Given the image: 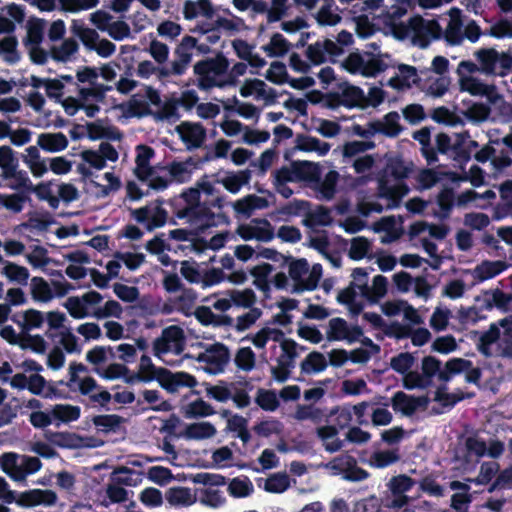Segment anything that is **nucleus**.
<instances>
[{
  "instance_id": "obj_1",
  "label": "nucleus",
  "mask_w": 512,
  "mask_h": 512,
  "mask_svg": "<svg viewBox=\"0 0 512 512\" xmlns=\"http://www.w3.org/2000/svg\"><path fill=\"white\" fill-rule=\"evenodd\" d=\"M228 69L229 61L222 53L196 62L193 66V72L198 77L196 86L203 91L214 87L236 86L238 77L232 71L228 72Z\"/></svg>"
},
{
  "instance_id": "obj_2",
  "label": "nucleus",
  "mask_w": 512,
  "mask_h": 512,
  "mask_svg": "<svg viewBox=\"0 0 512 512\" xmlns=\"http://www.w3.org/2000/svg\"><path fill=\"white\" fill-rule=\"evenodd\" d=\"M480 73L486 76L506 77L512 68V50L498 52L495 48H480L475 51Z\"/></svg>"
},
{
  "instance_id": "obj_3",
  "label": "nucleus",
  "mask_w": 512,
  "mask_h": 512,
  "mask_svg": "<svg viewBox=\"0 0 512 512\" xmlns=\"http://www.w3.org/2000/svg\"><path fill=\"white\" fill-rule=\"evenodd\" d=\"M175 216L180 219H188L191 225L196 226V231L204 233L207 229L217 227L219 224L228 223V218L224 213H215L206 203H199L193 207H184L175 212Z\"/></svg>"
},
{
  "instance_id": "obj_4",
  "label": "nucleus",
  "mask_w": 512,
  "mask_h": 512,
  "mask_svg": "<svg viewBox=\"0 0 512 512\" xmlns=\"http://www.w3.org/2000/svg\"><path fill=\"white\" fill-rule=\"evenodd\" d=\"M374 327L382 329L388 337L396 340L408 339L410 337L414 346L421 347L426 344L431 337V333L426 328L414 329L413 325H419L423 322H370Z\"/></svg>"
},
{
  "instance_id": "obj_5",
  "label": "nucleus",
  "mask_w": 512,
  "mask_h": 512,
  "mask_svg": "<svg viewBox=\"0 0 512 512\" xmlns=\"http://www.w3.org/2000/svg\"><path fill=\"white\" fill-rule=\"evenodd\" d=\"M412 41L421 49L427 48L433 39H440L443 34L441 25L436 20H425L420 15L411 17L407 23Z\"/></svg>"
},
{
  "instance_id": "obj_6",
  "label": "nucleus",
  "mask_w": 512,
  "mask_h": 512,
  "mask_svg": "<svg viewBox=\"0 0 512 512\" xmlns=\"http://www.w3.org/2000/svg\"><path fill=\"white\" fill-rule=\"evenodd\" d=\"M103 300L101 293L97 291H89L79 296H71L67 299L64 306L68 310L70 316L74 319H83L93 317L95 305Z\"/></svg>"
},
{
  "instance_id": "obj_7",
  "label": "nucleus",
  "mask_w": 512,
  "mask_h": 512,
  "mask_svg": "<svg viewBox=\"0 0 512 512\" xmlns=\"http://www.w3.org/2000/svg\"><path fill=\"white\" fill-rule=\"evenodd\" d=\"M84 372H87V366L80 362H72L69 366V379L67 381H54V383L59 388L60 386L68 387L69 392L78 391L80 394H89L98 386V382L91 376L80 378L79 373Z\"/></svg>"
},
{
  "instance_id": "obj_8",
  "label": "nucleus",
  "mask_w": 512,
  "mask_h": 512,
  "mask_svg": "<svg viewBox=\"0 0 512 512\" xmlns=\"http://www.w3.org/2000/svg\"><path fill=\"white\" fill-rule=\"evenodd\" d=\"M157 203L153 210L148 205L130 209V217L139 224H146V230L149 232L163 227L167 221L168 213L161 206V200H158Z\"/></svg>"
},
{
  "instance_id": "obj_9",
  "label": "nucleus",
  "mask_w": 512,
  "mask_h": 512,
  "mask_svg": "<svg viewBox=\"0 0 512 512\" xmlns=\"http://www.w3.org/2000/svg\"><path fill=\"white\" fill-rule=\"evenodd\" d=\"M229 359L230 353L228 348L220 343L211 345L197 357L199 362L206 364L205 371L213 375L222 373Z\"/></svg>"
},
{
  "instance_id": "obj_10",
  "label": "nucleus",
  "mask_w": 512,
  "mask_h": 512,
  "mask_svg": "<svg viewBox=\"0 0 512 512\" xmlns=\"http://www.w3.org/2000/svg\"><path fill=\"white\" fill-rule=\"evenodd\" d=\"M197 40L191 35H185L174 50L175 59L168 68L169 76H182L187 72L192 59V50L196 47Z\"/></svg>"
},
{
  "instance_id": "obj_11",
  "label": "nucleus",
  "mask_w": 512,
  "mask_h": 512,
  "mask_svg": "<svg viewBox=\"0 0 512 512\" xmlns=\"http://www.w3.org/2000/svg\"><path fill=\"white\" fill-rule=\"evenodd\" d=\"M213 160L211 152H207L201 158H192L189 156L184 162L173 161L167 166L171 179L178 183L188 182L195 169L201 168L205 163Z\"/></svg>"
},
{
  "instance_id": "obj_12",
  "label": "nucleus",
  "mask_w": 512,
  "mask_h": 512,
  "mask_svg": "<svg viewBox=\"0 0 512 512\" xmlns=\"http://www.w3.org/2000/svg\"><path fill=\"white\" fill-rule=\"evenodd\" d=\"M20 325V348L23 350H31L33 352L43 354L47 345L41 334H31L30 331L35 328L43 327L45 322H16Z\"/></svg>"
},
{
  "instance_id": "obj_13",
  "label": "nucleus",
  "mask_w": 512,
  "mask_h": 512,
  "mask_svg": "<svg viewBox=\"0 0 512 512\" xmlns=\"http://www.w3.org/2000/svg\"><path fill=\"white\" fill-rule=\"evenodd\" d=\"M161 388L168 393H176L181 388H193L197 385V380L194 376L187 372H172L167 368H163L160 375Z\"/></svg>"
},
{
  "instance_id": "obj_14",
  "label": "nucleus",
  "mask_w": 512,
  "mask_h": 512,
  "mask_svg": "<svg viewBox=\"0 0 512 512\" xmlns=\"http://www.w3.org/2000/svg\"><path fill=\"white\" fill-rule=\"evenodd\" d=\"M428 403L426 396H410L404 391H396L391 397L392 409L405 416H412L418 408H426Z\"/></svg>"
},
{
  "instance_id": "obj_15",
  "label": "nucleus",
  "mask_w": 512,
  "mask_h": 512,
  "mask_svg": "<svg viewBox=\"0 0 512 512\" xmlns=\"http://www.w3.org/2000/svg\"><path fill=\"white\" fill-rule=\"evenodd\" d=\"M176 131L188 150L201 147L207 137L206 129L200 122L184 121L177 126Z\"/></svg>"
},
{
  "instance_id": "obj_16",
  "label": "nucleus",
  "mask_w": 512,
  "mask_h": 512,
  "mask_svg": "<svg viewBox=\"0 0 512 512\" xmlns=\"http://www.w3.org/2000/svg\"><path fill=\"white\" fill-rule=\"evenodd\" d=\"M363 328L359 325H348V322H330L327 331L329 341H347L354 343L360 340Z\"/></svg>"
},
{
  "instance_id": "obj_17",
  "label": "nucleus",
  "mask_w": 512,
  "mask_h": 512,
  "mask_svg": "<svg viewBox=\"0 0 512 512\" xmlns=\"http://www.w3.org/2000/svg\"><path fill=\"white\" fill-rule=\"evenodd\" d=\"M57 501V495L52 490L32 489L18 494L16 504L22 507L39 505L52 506Z\"/></svg>"
},
{
  "instance_id": "obj_18",
  "label": "nucleus",
  "mask_w": 512,
  "mask_h": 512,
  "mask_svg": "<svg viewBox=\"0 0 512 512\" xmlns=\"http://www.w3.org/2000/svg\"><path fill=\"white\" fill-rule=\"evenodd\" d=\"M409 192L410 189L406 182H396L391 186L385 176L378 179V196L389 200L392 203L391 207L397 206Z\"/></svg>"
},
{
  "instance_id": "obj_19",
  "label": "nucleus",
  "mask_w": 512,
  "mask_h": 512,
  "mask_svg": "<svg viewBox=\"0 0 512 512\" xmlns=\"http://www.w3.org/2000/svg\"><path fill=\"white\" fill-rule=\"evenodd\" d=\"M381 311L387 317H395L403 314L402 320H421V316L415 307L402 299L385 301L381 304Z\"/></svg>"
},
{
  "instance_id": "obj_20",
  "label": "nucleus",
  "mask_w": 512,
  "mask_h": 512,
  "mask_svg": "<svg viewBox=\"0 0 512 512\" xmlns=\"http://www.w3.org/2000/svg\"><path fill=\"white\" fill-rule=\"evenodd\" d=\"M240 93L248 97L256 93L257 99H265L267 104H274L277 101V91L274 88H268L264 81L260 79H248L240 88Z\"/></svg>"
},
{
  "instance_id": "obj_21",
  "label": "nucleus",
  "mask_w": 512,
  "mask_h": 512,
  "mask_svg": "<svg viewBox=\"0 0 512 512\" xmlns=\"http://www.w3.org/2000/svg\"><path fill=\"white\" fill-rule=\"evenodd\" d=\"M1 176L4 179H14L13 182L8 184V187L16 192L28 194L33 184L26 171L18 170V159Z\"/></svg>"
},
{
  "instance_id": "obj_22",
  "label": "nucleus",
  "mask_w": 512,
  "mask_h": 512,
  "mask_svg": "<svg viewBox=\"0 0 512 512\" xmlns=\"http://www.w3.org/2000/svg\"><path fill=\"white\" fill-rule=\"evenodd\" d=\"M342 106L347 109L363 107L365 103V95L361 87L352 85L348 82L338 84Z\"/></svg>"
},
{
  "instance_id": "obj_23",
  "label": "nucleus",
  "mask_w": 512,
  "mask_h": 512,
  "mask_svg": "<svg viewBox=\"0 0 512 512\" xmlns=\"http://www.w3.org/2000/svg\"><path fill=\"white\" fill-rule=\"evenodd\" d=\"M462 89L468 91L472 95L486 96L491 104H495L500 97L495 85L483 83L474 77L467 78L462 83Z\"/></svg>"
},
{
  "instance_id": "obj_24",
  "label": "nucleus",
  "mask_w": 512,
  "mask_h": 512,
  "mask_svg": "<svg viewBox=\"0 0 512 512\" xmlns=\"http://www.w3.org/2000/svg\"><path fill=\"white\" fill-rule=\"evenodd\" d=\"M449 17L450 19L444 33L445 39L449 45L457 46L463 41L461 11L458 8H450Z\"/></svg>"
},
{
  "instance_id": "obj_25",
  "label": "nucleus",
  "mask_w": 512,
  "mask_h": 512,
  "mask_svg": "<svg viewBox=\"0 0 512 512\" xmlns=\"http://www.w3.org/2000/svg\"><path fill=\"white\" fill-rule=\"evenodd\" d=\"M360 294L367 299L371 304L378 303L388 291V279L382 274H378L373 278L372 286L360 285L358 286Z\"/></svg>"
},
{
  "instance_id": "obj_26",
  "label": "nucleus",
  "mask_w": 512,
  "mask_h": 512,
  "mask_svg": "<svg viewBox=\"0 0 512 512\" xmlns=\"http://www.w3.org/2000/svg\"><path fill=\"white\" fill-rule=\"evenodd\" d=\"M501 201L495 207V219L512 217V179H507L499 186Z\"/></svg>"
},
{
  "instance_id": "obj_27",
  "label": "nucleus",
  "mask_w": 512,
  "mask_h": 512,
  "mask_svg": "<svg viewBox=\"0 0 512 512\" xmlns=\"http://www.w3.org/2000/svg\"><path fill=\"white\" fill-rule=\"evenodd\" d=\"M297 182H318L321 177L320 166L309 161H292Z\"/></svg>"
},
{
  "instance_id": "obj_28",
  "label": "nucleus",
  "mask_w": 512,
  "mask_h": 512,
  "mask_svg": "<svg viewBox=\"0 0 512 512\" xmlns=\"http://www.w3.org/2000/svg\"><path fill=\"white\" fill-rule=\"evenodd\" d=\"M358 286L355 282H351L337 295V301L347 306L352 317H358L363 312V304L357 301Z\"/></svg>"
},
{
  "instance_id": "obj_29",
  "label": "nucleus",
  "mask_w": 512,
  "mask_h": 512,
  "mask_svg": "<svg viewBox=\"0 0 512 512\" xmlns=\"http://www.w3.org/2000/svg\"><path fill=\"white\" fill-rule=\"evenodd\" d=\"M500 325L492 323L488 330L482 331L478 337L476 347L482 355L490 357L493 355L491 346L497 343L501 337Z\"/></svg>"
},
{
  "instance_id": "obj_30",
  "label": "nucleus",
  "mask_w": 512,
  "mask_h": 512,
  "mask_svg": "<svg viewBox=\"0 0 512 512\" xmlns=\"http://www.w3.org/2000/svg\"><path fill=\"white\" fill-rule=\"evenodd\" d=\"M217 430L209 421L193 422L186 426L183 436L188 440H203L214 437Z\"/></svg>"
},
{
  "instance_id": "obj_31",
  "label": "nucleus",
  "mask_w": 512,
  "mask_h": 512,
  "mask_svg": "<svg viewBox=\"0 0 512 512\" xmlns=\"http://www.w3.org/2000/svg\"><path fill=\"white\" fill-rule=\"evenodd\" d=\"M38 146L46 152H59L69 145L68 138L61 132L42 133L37 140Z\"/></svg>"
},
{
  "instance_id": "obj_32",
  "label": "nucleus",
  "mask_w": 512,
  "mask_h": 512,
  "mask_svg": "<svg viewBox=\"0 0 512 512\" xmlns=\"http://www.w3.org/2000/svg\"><path fill=\"white\" fill-rule=\"evenodd\" d=\"M507 267L508 265L505 261L484 260L480 264L476 265V268L474 269V277L479 282H484L502 273Z\"/></svg>"
},
{
  "instance_id": "obj_33",
  "label": "nucleus",
  "mask_w": 512,
  "mask_h": 512,
  "mask_svg": "<svg viewBox=\"0 0 512 512\" xmlns=\"http://www.w3.org/2000/svg\"><path fill=\"white\" fill-rule=\"evenodd\" d=\"M386 171L397 182H404L414 171V164L404 161L402 156H394L388 161Z\"/></svg>"
},
{
  "instance_id": "obj_34",
  "label": "nucleus",
  "mask_w": 512,
  "mask_h": 512,
  "mask_svg": "<svg viewBox=\"0 0 512 512\" xmlns=\"http://www.w3.org/2000/svg\"><path fill=\"white\" fill-rule=\"evenodd\" d=\"M304 226L312 228L314 226H331L333 224V216L331 210L324 206L318 205L314 211H306L305 219L302 221Z\"/></svg>"
},
{
  "instance_id": "obj_35",
  "label": "nucleus",
  "mask_w": 512,
  "mask_h": 512,
  "mask_svg": "<svg viewBox=\"0 0 512 512\" xmlns=\"http://www.w3.org/2000/svg\"><path fill=\"white\" fill-rule=\"evenodd\" d=\"M165 499L172 506H189L197 500L186 486H172L166 491Z\"/></svg>"
},
{
  "instance_id": "obj_36",
  "label": "nucleus",
  "mask_w": 512,
  "mask_h": 512,
  "mask_svg": "<svg viewBox=\"0 0 512 512\" xmlns=\"http://www.w3.org/2000/svg\"><path fill=\"white\" fill-rule=\"evenodd\" d=\"M328 367V361L324 354L312 351L301 362V373L310 375L323 372Z\"/></svg>"
},
{
  "instance_id": "obj_37",
  "label": "nucleus",
  "mask_w": 512,
  "mask_h": 512,
  "mask_svg": "<svg viewBox=\"0 0 512 512\" xmlns=\"http://www.w3.org/2000/svg\"><path fill=\"white\" fill-rule=\"evenodd\" d=\"M296 148L305 152L316 151L319 155H326L330 151L331 145L318 138L299 134L296 138Z\"/></svg>"
},
{
  "instance_id": "obj_38",
  "label": "nucleus",
  "mask_w": 512,
  "mask_h": 512,
  "mask_svg": "<svg viewBox=\"0 0 512 512\" xmlns=\"http://www.w3.org/2000/svg\"><path fill=\"white\" fill-rule=\"evenodd\" d=\"M250 177L251 173L246 169L238 171L237 173L230 172L226 177L218 180V182L221 183L228 192L237 194L242 189V186L249 182Z\"/></svg>"
},
{
  "instance_id": "obj_39",
  "label": "nucleus",
  "mask_w": 512,
  "mask_h": 512,
  "mask_svg": "<svg viewBox=\"0 0 512 512\" xmlns=\"http://www.w3.org/2000/svg\"><path fill=\"white\" fill-rule=\"evenodd\" d=\"M400 115L396 111H390L384 115L382 120H379V128L381 135L388 138H395L403 131V126L399 122Z\"/></svg>"
},
{
  "instance_id": "obj_40",
  "label": "nucleus",
  "mask_w": 512,
  "mask_h": 512,
  "mask_svg": "<svg viewBox=\"0 0 512 512\" xmlns=\"http://www.w3.org/2000/svg\"><path fill=\"white\" fill-rule=\"evenodd\" d=\"M136 74L142 79H149L152 75H156L160 81L170 77L167 66L155 65L150 60H143L139 62Z\"/></svg>"
},
{
  "instance_id": "obj_41",
  "label": "nucleus",
  "mask_w": 512,
  "mask_h": 512,
  "mask_svg": "<svg viewBox=\"0 0 512 512\" xmlns=\"http://www.w3.org/2000/svg\"><path fill=\"white\" fill-rule=\"evenodd\" d=\"M31 296L35 301L48 302L54 298L51 286L42 278L34 276L30 283Z\"/></svg>"
},
{
  "instance_id": "obj_42",
  "label": "nucleus",
  "mask_w": 512,
  "mask_h": 512,
  "mask_svg": "<svg viewBox=\"0 0 512 512\" xmlns=\"http://www.w3.org/2000/svg\"><path fill=\"white\" fill-rule=\"evenodd\" d=\"M473 362L469 359L454 357L447 360L443 372L440 373V380L448 382L453 375L469 370Z\"/></svg>"
},
{
  "instance_id": "obj_43",
  "label": "nucleus",
  "mask_w": 512,
  "mask_h": 512,
  "mask_svg": "<svg viewBox=\"0 0 512 512\" xmlns=\"http://www.w3.org/2000/svg\"><path fill=\"white\" fill-rule=\"evenodd\" d=\"M78 43L75 38H66L60 46L50 49V56L57 62H67L78 51Z\"/></svg>"
},
{
  "instance_id": "obj_44",
  "label": "nucleus",
  "mask_w": 512,
  "mask_h": 512,
  "mask_svg": "<svg viewBox=\"0 0 512 512\" xmlns=\"http://www.w3.org/2000/svg\"><path fill=\"white\" fill-rule=\"evenodd\" d=\"M112 86L99 83L98 81L92 84L90 87H80L78 89L79 99L83 102H87L90 99H94L96 103H103L105 94L110 91Z\"/></svg>"
},
{
  "instance_id": "obj_45",
  "label": "nucleus",
  "mask_w": 512,
  "mask_h": 512,
  "mask_svg": "<svg viewBox=\"0 0 512 512\" xmlns=\"http://www.w3.org/2000/svg\"><path fill=\"white\" fill-rule=\"evenodd\" d=\"M337 426L333 423L326 424L325 426H319L316 430L318 438L325 442V449L329 452H336L343 446V442L340 439H334L332 442L327 440L335 438L338 434Z\"/></svg>"
},
{
  "instance_id": "obj_46",
  "label": "nucleus",
  "mask_w": 512,
  "mask_h": 512,
  "mask_svg": "<svg viewBox=\"0 0 512 512\" xmlns=\"http://www.w3.org/2000/svg\"><path fill=\"white\" fill-rule=\"evenodd\" d=\"M328 417L330 419L329 423H332L334 427H337L338 431L344 429V427H347L350 424L353 418L351 406H335L329 410Z\"/></svg>"
},
{
  "instance_id": "obj_47",
  "label": "nucleus",
  "mask_w": 512,
  "mask_h": 512,
  "mask_svg": "<svg viewBox=\"0 0 512 512\" xmlns=\"http://www.w3.org/2000/svg\"><path fill=\"white\" fill-rule=\"evenodd\" d=\"M80 407L69 404H56L51 409V416L53 420L59 422H72L80 417Z\"/></svg>"
},
{
  "instance_id": "obj_48",
  "label": "nucleus",
  "mask_w": 512,
  "mask_h": 512,
  "mask_svg": "<svg viewBox=\"0 0 512 512\" xmlns=\"http://www.w3.org/2000/svg\"><path fill=\"white\" fill-rule=\"evenodd\" d=\"M400 459L397 449L380 450L371 454L369 464L375 468H386L398 462Z\"/></svg>"
},
{
  "instance_id": "obj_49",
  "label": "nucleus",
  "mask_w": 512,
  "mask_h": 512,
  "mask_svg": "<svg viewBox=\"0 0 512 512\" xmlns=\"http://www.w3.org/2000/svg\"><path fill=\"white\" fill-rule=\"evenodd\" d=\"M219 294L230 296L231 304L235 307H252V304L256 301V295L251 289H244L243 291L232 289Z\"/></svg>"
},
{
  "instance_id": "obj_50",
  "label": "nucleus",
  "mask_w": 512,
  "mask_h": 512,
  "mask_svg": "<svg viewBox=\"0 0 512 512\" xmlns=\"http://www.w3.org/2000/svg\"><path fill=\"white\" fill-rule=\"evenodd\" d=\"M288 260H291L289 263V277L295 282V291H297L298 284L301 287L303 282H305L303 276L308 272L309 264L305 258L295 260L291 257H286L285 261Z\"/></svg>"
},
{
  "instance_id": "obj_51",
  "label": "nucleus",
  "mask_w": 512,
  "mask_h": 512,
  "mask_svg": "<svg viewBox=\"0 0 512 512\" xmlns=\"http://www.w3.org/2000/svg\"><path fill=\"white\" fill-rule=\"evenodd\" d=\"M442 361L438 358L428 355L421 360V374L425 381H428V385L431 384L433 377L437 376L440 379V373L443 372L441 369Z\"/></svg>"
},
{
  "instance_id": "obj_52",
  "label": "nucleus",
  "mask_w": 512,
  "mask_h": 512,
  "mask_svg": "<svg viewBox=\"0 0 512 512\" xmlns=\"http://www.w3.org/2000/svg\"><path fill=\"white\" fill-rule=\"evenodd\" d=\"M216 410L212 405L202 399L190 402L185 410V417L188 419L212 416Z\"/></svg>"
},
{
  "instance_id": "obj_53",
  "label": "nucleus",
  "mask_w": 512,
  "mask_h": 512,
  "mask_svg": "<svg viewBox=\"0 0 512 512\" xmlns=\"http://www.w3.org/2000/svg\"><path fill=\"white\" fill-rule=\"evenodd\" d=\"M416 483L417 481L412 477L399 474L390 478L388 489H390L392 495H401L409 492Z\"/></svg>"
},
{
  "instance_id": "obj_54",
  "label": "nucleus",
  "mask_w": 512,
  "mask_h": 512,
  "mask_svg": "<svg viewBox=\"0 0 512 512\" xmlns=\"http://www.w3.org/2000/svg\"><path fill=\"white\" fill-rule=\"evenodd\" d=\"M263 49L271 57H282L289 51L290 43L281 33L276 32L272 35L270 44L264 46Z\"/></svg>"
},
{
  "instance_id": "obj_55",
  "label": "nucleus",
  "mask_w": 512,
  "mask_h": 512,
  "mask_svg": "<svg viewBox=\"0 0 512 512\" xmlns=\"http://www.w3.org/2000/svg\"><path fill=\"white\" fill-rule=\"evenodd\" d=\"M338 177V172L331 170L325 175L323 180L320 179L317 182V190L324 199L331 200L335 196Z\"/></svg>"
},
{
  "instance_id": "obj_56",
  "label": "nucleus",
  "mask_w": 512,
  "mask_h": 512,
  "mask_svg": "<svg viewBox=\"0 0 512 512\" xmlns=\"http://www.w3.org/2000/svg\"><path fill=\"white\" fill-rule=\"evenodd\" d=\"M255 403L264 411H275L279 406L275 390L263 388L257 390Z\"/></svg>"
},
{
  "instance_id": "obj_57",
  "label": "nucleus",
  "mask_w": 512,
  "mask_h": 512,
  "mask_svg": "<svg viewBox=\"0 0 512 512\" xmlns=\"http://www.w3.org/2000/svg\"><path fill=\"white\" fill-rule=\"evenodd\" d=\"M93 371L104 380H115L122 378L128 372V366L124 363L113 362L106 368L95 366Z\"/></svg>"
},
{
  "instance_id": "obj_58",
  "label": "nucleus",
  "mask_w": 512,
  "mask_h": 512,
  "mask_svg": "<svg viewBox=\"0 0 512 512\" xmlns=\"http://www.w3.org/2000/svg\"><path fill=\"white\" fill-rule=\"evenodd\" d=\"M3 273L10 281L16 282L20 285H26L29 279L28 269L13 262L6 263L3 268Z\"/></svg>"
},
{
  "instance_id": "obj_59",
  "label": "nucleus",
  "mask_w": 512,
  "mask_h": 512,
  "mask_svg": "<svg viewBox=\"0 0 512 512\" xmlns=\"http://www.w3.org/2000/svg\"><path fill=\"white\" fill-rule=\"evenodd\" d=\"M315 19L320 26H335L340 23L342 18L332 10V3H324L315 15Z\"/></svg>"
},
{
  "instance_id": "obj_60",
  "label": "nucleus",
  "mask_w": 512,
  "mask_h": 512,
  "mask_svg": "<svg viewBox=\"0 0 512 512\" xmlns=\"http://www.w3.org/2000/svg\"><path fill=\"white\" fill-rule=\"evenodd\" d=\"M371 247L370 241L364 236H358L352 239L348 256L352 260H362L367 256Z\"/></svg>"
},
{
  "instance_id": "obj_61",
  "label": "nucleus",
  "mask_w": 512,
  "mask_h": 512,
  "mask_svg": "<svg viewBox=\"0 0 512 512\" xmlns=\"http://www.w3.org/2000/svg\"><path fill=\"white\" fill-rule=\"evenodd\" d=\"M30 201L27 194L23 192H17L11 195H2L1 204L8 210L14 213L21 212L24 204Z\"/></svg>"
},
{
  "instance_id": "obj_62",
  "label": "nucleus",
  "mask_w": 512,
  "mask_h": 512,
  "mask_svg": "<svg viewBox=\"0 0 512 512\" xmlns=\"http://www.w3.org/2000/svg\"><path fill=\"white\" fill-rule=\"evenodd\" d=\"M238 369L249 372L255 365V354L250 347L240 348L234 358Z\"/></svg>"
},
{
  "instance_id": "obj_63",
  "label": "nucleus",
  "mask_w": 512,
  "mask_h": 512,
  "mask_svg": "<svg viewBox=\"0 0 512 512\" xmlns=\"http://www.w3.org/2000/svg\"><path fill=\"white\" fill-rule=\"evenodd\" d=\"M266 79L277 85L288 83L286 65L281 61L272 62L270 69L267 71Z\"/></svg>"
},
{
  "instance_id": "obj_64",
  "label": "nucleus",
  "mask_w": 512,
  "mask_h": 512,
  "mask_svg": "<svg viewBox=\"0 0 512 512\" xmlns=\"http://www.w3.org/2000/svg\"><path fill=\"white\" fill-rule=\"evenodd\" d=\"M454 191L447 186L438 194L437 204L439 205L442 213L441 219H447L454 205Z\"/></svg>"
}]
</instances>
